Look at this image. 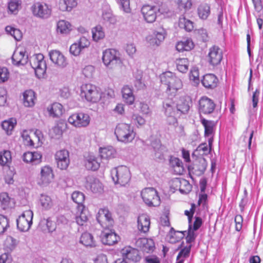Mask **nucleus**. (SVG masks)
Masks as SVG:
<instances>
[{"instance_id": "nucleus-1", "label": "nucleus", "mask_w": 263, "mask_h": 263, "mask_svg": "<svg viewBox=\"0 0 263 263\" xmlns=\"http://www.w3.org/2000/svg\"><path fill=\"white\" fill-rule=\"evenodd\" d=\"M97 220L105 230L101 234V241L106 245L112 246L117 243L120 237L112 230L109 229L113 226L114 220L111 213L107 209L99 210Z\"/></svg>"}, {"instance_id": "nucleus-2", "label": "nucleus", "mask_w": 263, "mask_h": 263, "mask_svg": "<svg viewBox=\"0 0 263 263\" xmlns=\"http://www.w3.org/2000/svg\"><path fill=\"white\" fill-rule=\"evenodd\" d=\"M162 84L166 85V92L175 95L178 90L182 88L183 84L181 80L175 73L166 71L160 76Z\"/></svg>"}, {"instance_id": "nucleus-3", "label": "nucleus", "mask_w": 263, "mask_h": 263, "mask_svg": "<svg viewBox=\"0 0 263 263\" xmlns=\"http://www.w3.org/2000/svg\"><path fill=\"white\" fill-rule=\"evenodd\" d=\"M115 134L119 141L124 143L131 142L136 136L133 128L126 123L118 124L115 129Z\"/></svg>"}, {"instance_id": "nucleus-4", "label": "nucleus", "mask_w": 263, "mask_h": 263, "mask_svg": "<svg viewBox=\"0 0 263 263\" xmlns=\"http://www.w3.org/2000/svg\"><path fill=\"white\" fill-rule=\"evenodd\" d=\"M110 173L114 183L121 186H125L131 179L130 171L126 166L121 165L114 168Z\"/></svg>"}, {"instance_id": "nucleus-5", "label": "nucleus", "mask_w": 263, "mask_h": 263, "mask_svg": "<svg viewBox=\"0 0 263 263\" xmlns=\"http://www.w3.org/2000/svg\"><path fill=\"white\" fill-rule=\"evenodd\" d=\"M163 111L166 117L167 123L170 125L176 126L179 112L177 111L176 103L172 99H167L163 102Z\"/></svg>"}, {"instance_id": "nucleus-6", "label": "nucleus", "mask_w": 263, "mask_h": 263, "mask_svg": "<svg viewBox=\"0 0 263 263\" xmlns=\"http://www.w3.org/2000/svg\"><path fill=\"white\" fill-rule=\"evenodd\" d=\"M102 60L104 64L109 69L120 66L122 63L119 51L115 49H107L103 51Z\"/></svg>"}, {"instance_id": "nucleus-7", "label": "nucleus", "mask_w": 263, "mask_h": 263, "mask_svg": "<svg viewBox=\"0 0 263 263\" xmlns=\"http://www.w3.org/2000/svg\"><path fill=\"white\" fill-rule=\"evenodd\" d=\"M102 95L97 87L92 84H83L81 87V96L88 102L97 103L101 100Z\"/></svg>"}, {"instance_id": "nucleus-8", "label": "nucleus", "mask_w": 263, "mask_h": 263, "mask_svg": "<svg viewBox=\"0 0 263 263\" xmlns=\"http://www.w3.org/2000/svg\"><path fill=\"white\" fill-rule=\"evenodd\" d=\"M30 64L38 78H43L46 73L47 65L43 54H36L30 58Z\"/></svg>"}, {"instance_id": "nucleus-9", "label": "nucleus", "mask_w": 263, "mask_h": 263, "mask_svg": "<svg viewBox=\"0 0 263 263\" xmlns=\"http://www.w3.org/2000/svg\"><path fill=\"white\" fill-rule=\"evenodd\" d=\"M143 201L149 206H157L160 204V198L157 191L153 187L143 189L141 193Z\"/></svg>"}, {"instance_id": "nucleus-10", "label": "nucleus", "mask_w": 263, "mask_h": 263, "mask_svg": "<svg viewBox=\"0 0 263 263\" xmlns=\"http://www.w3.org/2000/svg\"><path fill=\"white\" fill-rule=\"evenodd\" d=\"M90 118L88 114L83 112L72 114L68 119V122L76 127H86L90 123Z\"/></svg>"}, {"instance_id": "nucleus-11", "label": "nucleus", "mask_w": 263, "mask_h": 263, "mask_svg": "<svg viewBox=\"0 0 263 263\" xmlns=\"http://www.w3.org/2000/svg\"><path fill=\"white\" fill-rule=\"evenodd\" d=\"M216 107L214 101L206 96H203L198 102V109L200 115H209L212 114Z\"/></svg>"}, {"instance_id": "nucleus-12", "label": "nucleus", "mask_w": 263, "mask_h": 263, "mask_svg": "<svg viewBox=\"0 0 263 263\" xmlns=\"http://www.w3.org/2000/svg\"><path fill=\"white\" fill-rule=\"evenodd\" d=\"M33 216L32 211H25L16 220L17 228L22 232L28 231L32 224Z\"/></svg>"}, {"instance_id": "nucleus-13", "label": "nucleus", "mask_w": 263, "mask_h": 263, "mask_svg": "<svg viewBox=\"0 0 263 263\" xmlns=\"http://www.w3.org/2000/svg\"><path fill=\"white\" fill-rule=\"evenodd\" d=\"M141 11L144 20L148 23H152L155 21L158 12L161 14L165 12V11H162L157 6L149 5L143 6Z\"/></svg>"}, {"instance_id": "nucleus-14", "label": "nucleus", "mask_w": 263, "mask_h": 263, "mask_svg": "<svg viewBox=\"0 0 263 263\" xmlns=\"http://www.w3.org/2000/svg\"><path fill=\"white\" fill-rule=\"evenodd\" d=\"M31 10L34 16L41 18H47L51 13V9L46 3L36 2L33 4Z\"/></svg>"}, {"instance_id": "nucleus-15", "label": "nucleus", "mask_w": 263, "mask_h": 263, "mask_svg": "<svg viewBox=\"0 0 263 263\" xmlns=\"http://www.w3.org/2000/svg\"><path fill=\"white\" fill-rule=\"evenodd\" d=\"M54 177L52 167L48 165L42 166L38 178V184L41 186H46L52 181Z\"/></svg>"}, {"instance_id": "nucleus-16", "label": "nucleus", "mask_w": 263, "mask_h": 263, "mask_svg": "<svg viewBox=\"0 0 263 263\" xmlns=\"http://www.w3.org/2000/svg\"><path fill=\"white\" fill-rule=\"evenodd\" d=\"M195 230L192 229V224H189V228L187 231H176L173 228H171L170 234L171 237H174L176 236L177 238L176 241L183 238L186 234L187 236L186 237V241L187 243H191L194 242L197 237V234L195 232Z\"/></svg>"}, {"instance_id": "nucleus-17", "label": "nucleus", "mask_w": 263, "mask_h": 263, "mask_svg": "<svg viewBox=\"0 0 263 263\" xmlns=\"http://www.w3.org/2000/svg\"><path fill=\"white\" fill-rule=\"evenodd\" d=\"M121 253L122 254V261L119 263H128L130 261L137 262L141 259L139 251L137 249L130 247L125 248L122 249Z\"/></svg>"}, {"instance_id": "nucleus-18", "label": "nucleus", "mask_w": 263, "mask_h": 263, "mask_svg": "<svg viewBox=\"0 0 263 263\" xmlns=\"http://www.w3.org/2000/svg\"><path fill=\"white\" fill-rule=\"evenodd\" d=\"M55 159L59 168L66 170L70 163L69 152L66 149L58 151L55 155Z\"/></svg>"}, {"instance_id": "nucleus-19", "label": "nucleus", "mask_w": 263, "mask_h": 263, "mask_svg": "<svg viewBox=\"0 0 263 263\" xmlns=\"http://www.w3.org/2000/svg\"><path fill=\"white\" fill-rule=\"evenodd\" d=\"M165 36V31L163 29L160 31H155L146 37V41L149 46L157 47L163 41Z\"/></svg>"}, {"instance_id": "nucleus-20", "label": "nucleus", "mask_w": 263, "mask_h": 263, "mask_svg": "<svg viewBox=\"0 0 263 263\" xmlns=\"http://www.w3.org/2000/svg\"><path fill=\"white\" fill-rule=\"evenodd\" d=\"M49 56L51 62L59 67L64 68L68 64L66 58L59 50L50 51L49 52Z\"/></svg>"}, {"instance_id": "nucleus-21", "label": "nucleus", "mask_w": 263, "mask_h": 263, "mask_svg": "<svg viewBox=\"0 0 263 263\" xmlns=\"http://www.w3.org/2000/svg\"><path fill=\"white\" fill-rule=\"evenodd\" d=\"M209 62L213 66L220 64L222 59V50L217 46H213L210 49L208 54Z\"/></svg>"}, {"instance_id": "nucleus-22", "label": "nucleus", "mask_w": 263, "mask_h": 263, "mask_svg": "<svg viewBox=\"0 0 263 263\" xmlns=\"http://www.w3.org/2000/svg\"><path fill=\"white\" fill-rule=\"evenodd\" d=\"M136 245L146 253L153 252L155 248L154 241L151 238H139L136 242Z\"/></svg>"}, {"instance_id": "nucleus-23", "label": "nucleus", "mask_w": 263, "mask_h": 263, "mask_svg": "<svg viewBox=\"0 0 263 263\" xmlns=\"http://www.w3.org/2000/svg\"><path fill=\"white\" fill-rule=\"evenodd\" d=\"M42 155L39 152H27L24 153L22 156L23 160L27 163L32 164H39L42 161Z\"/></svg>"}, {"instance_id": "nucleus-24", "label": "nucleus", "mask_w": 263, "mask_h": 263, "mask_svg": "<svg viewBox=\"0 0 263 263\" xmlns=\"http://www.w3.org/2000/svg\"><path fill=\"white\" fill-rule=\"evenodd\" d=\"M85 186L87 190L95 193H101L103 191L102 183L99 179L92 176L87 178Z\"/></svg>"}, {"instance_id": "nucleus-25", "label": "nucleus", "mask_w": 263, "mask_h": 263, "mask_svg": "<svg viewBox=\"0 0 263 263\" xmlns=\"http://www.w3.org/2000/svg\"><path fill=\"white\" fill-rule=\"evenodd\" d=\"M191 100L189 97L184 96L180 98L176 106L177 111L179 112V116L181 114H185L189 110Z\"/></svg>"}, {"instance_id": "nucleus-26", "label": "nucleus", "mask_w": 263, "mask_h": 263, "mask_svg": "<svg viewBox=\"0 0 263 263\" xmlns=\"http://www.w3.org/2000/svg\"><path fill=\"white\" fill-rule=\"evenodd\" d=\"M28 55L24 50H15L12 57V63L16 66L24 65L28 62Z\"/></svg>"}, {"instance_id": "nucleus-27", "label": "nucleus", "mask_w": 263, "mask_h": 263, "mask_svg": "<svg viewBox=\"0 0 263 263\" xmlns=\"http://www.w3.org/2000/svg\"><path fill=\"white\" fill-rule=\"evenodd\" d=\"M78 215L76 217V222L80 226H83L88 220L89 213L84 205L77 206Z\"/></svg>"}, {"instance_id": "nucleus-28", "label": "nucleus", "mask_w": 263, "mask_h": 263, "mask_svg": "<svg viewBox=\"0 0 263 263\" xmlns=\"http://www.w3.org/2000/svg\"><path fill=\"white\" fill-rule=\"evenodd\" d=\"M218 81V79L215 75L209 73L203 77L201 83L204 87L213 89L217 86Z\"/></svg>"}, {"instance_id": "nucleus-29", "label": "nucleus", "mask_w": 263, "mask_h": 263, "mask_svg": "<svg viewBox=\"0 0 263 263\" xmlns=\"http://www.w3.org/2000/svg\"><path fill=\"white\" fill-rule=\"evenodd\" d=\"M150 223V219L147 215L142 214L138 217V228L141 232H147L149 231Z\"/></svg>"}, {"instance_id": "nucleus-30", "label": "nucleus", "mask_w": 263, "mask_h": 263, "mask_svg": "<svg viewBox=\"0 0 263 263\" xmlns=\"http://www.w3.org/2000/svg\"><path fill=\"white\" fill-rule=\"evenodd\" d=\"M49 116L52 118H59L63 114V107L59 103H54L47 107Z\"/></svg>"}, {"instance_id": "nucleus-31", "label": "nucleus", "mask_w": 263, "mask_h": 263, "mask_svg": "<svg viewBox=\"0 0 263 263\" xmlns=\"http://www.w3.org/2000/svg\"><path fill=\"white\" fill-rule=\"evenodd\" d=\"M201 123L204 128V136L214 135L216 122L214 121L208 120L200 117Z\"/></svg>"}, {"instance_id": "nucleus-32", "label": "nucleus", "mask_w": 263, "mask_h": 263, "mask_svg": "<svg viewBox=\"0 0 263 263\" xmlns=\"http://www.w3.org/2000/svg\"><path fill=\"white\" fill-rule=\"evenodd\" d=\"M35 92L32 90H27L23 93L24 105L26 107H32L35 104Z\"/></svg>"}, {"instance_id": "nucleus-33", "label": "nucleus", "mask_w": 263, "mask_h": 263, "mask_svg": "<svg viewBox=\"0 0 263 263\" xmlns=\"http://www.w3.org/2000/svg\"><path fill=\"white\" fill-rule=\"evenodd\" d=\"M170 163L175 174L181 175L183 174L184 169L183 163L181 160L176 157H171Z\"/></svg>"}, {"instance_id": "nucleus-34", "label": "nucleus", "mask_w": 263, "mask_h": 263, "mask_svg": "<svg viewBox=\"0 0 263 263\" xmlns=\"http://www.w3.org/2000/svg\"><path fill=\"white\" fill-rule=\"evenodd\" d=\"M77 0H60L59 2V8L62 11H71V10L77 6Z\"/></svg>"}, {"instance_id": "nucleus-35", "label": "nucleus", "mask_w": 263, "mask_h": 263, "mask_svg": "<svg viewBox=\"0 0 263 263\" xmlns=\"http://www.w3.org/2000/svg\"><path fill=\"white\" fill-rule=\"evenodd\" d=\"M152 145L155 152V158L160 160L163 159L164 153L166 151L165 147L161 144L160 141L157 140L153 142Z\"/></svg>"}, {"instance_id": "nucleus-36", "label": "nucleus", "mask_w": 263, "mask_h": 263, "mask_svg": "<svg viewBox=\"0 0 263 263\" xmlns=\"http://www.w3.org/2000/svg\"><path fill=\"white\" fill-rule=\"evenodd\" d=\"M123 98L124 101L129 105L133 104L135 101V97L133 90L129 86H124L122 89Z\"/></svg>"}, {"instance_id": "nucleus-37", "label": "nucleus", "mask_w": 263, "mask_h": 263, "mask_svg": "<svg viewBox=\"0 0 263 263\" xmlns=\"http://www.w3.org/2000/svg\"><path fill=\"white\" fill-rule=\"evenodd\" d=\"M80 242L86 247H93L96 245L93 236L88 232H85L82 234Z\"/></svg>"}, {"instance_id": "nucleus-38", "label": "nucleus", "mask_w": 263, "mask_h": 263, "mask_svg": "<svg viewBox=\"0 0 263 263\" xmlns=\"http://www.w3.org/2000/svg\"><path fill=\"white\" fill-rule=\"evenodd\" d=\"M72 30L71 24L65 20H60L57 23V32L63 34H67Z\"/></svg>"}, {"instance_id": "nucleus-39", "label": "nucleus", "mask_w": 263, "mask_h": 263, "mask_svg": "<svg viewBox=\"0 0 263 263\" xmlns=\"http://www.w3.org/2000/svg\"><path fill=\"white\" fill-rule=\"evenodd\" d=\"M85 166L87 170L95 171L100 167V162L94 156L89 155L85 161Z\"/></svg>"}, {"instance_id": "nucleus-40", "label": "nucleus", "mask_w": 263, "mask_h": 263, "mask_svg": "<svg viewBox=\"0 0 263 263\" xmlns=\"http://www.w3.org/2000/svg\"><path fill=\"white\" fill-rule=\"evenodd\" d=\"M193 47L194 43L190 39L178 42L176 45V49L178 51H190Z\"/></svg>"}, {"instance_id": "nucleus-41", "label": "nucleus", "mask_w": 263, "mask_h": 263, "mask_svg": "<svg viewBox=\"0 0 263 263\" xmlns=\"http://www.w3.org/2000/svg\"><path fill=\"white\" fill-rule=\"evenodd\" d=\"M99 153L101 158L104 159L114 158L116 155L115 149L111 146L100 148Z\"/></svg>"}, {"instance_id": "nucleus-42", "label": "nucleus", "mask_w": 263, "mask_h": 263, "mask_svg": "<svg viewBox=\"0 0 263 263\" xmlns=\"http://www.w3.org/2000/svg\"><path fill=\"white\" fill-rule=\"evenodd\" d=\"M16 124V120L15 119L11 118L8 120H5L2 123L3 129L6 132L8 135L11 134L15 125Z\"/></svg>"}, {"instance_id": "nucleus-43", "label": "nucleus", "mask_w": 263, "mask_h": 263, "mask_svg": "<svg viewBox=\"0 0 263 263\" xmlns=\"http://www.w3.org/2000/svg\"><path fill=\"white\" fill-rule=\"evenodd\" d=\"M40 203L42 208L45 210L50 209L53 205V202L51 197L44 194L41 195Z\"/></svg>"}, {"instance_id": "nucleus-44", "label": "nucleus", "mask_w": 263, "mask_h": 263, "mask_svg": "<svg viewBox=\"0 0 263 263\" xmlns=\"http://www.w3.org/2000/svg\"><path fill=\"white\" fill-rule=\"evenodd\" d=\"M176 67L179 71L185 73L188 70L189 62L186 58H179L176 60Z\"/></svg>"}, {"instance_id": "nucleus-45", "label": "nucleus", "mask_w": 263, "mask_h": 263, "mask_svg": "<svg viewBox=\"0 0 263 263\" xmlns=\"http://www.w3.org/2000/svg\"><path fill=\"white\" fill-rule=\"evenodd\" d=\"M208 165L206 160L203 158H199L197 163L194 164V169L198 172V175L203 174L206 169Z\"/></svg>"}, {"instance_id": "nucleus-46", "label": "nucleus", "mask_w": 263, "mask_h": 263, "mask_svg": "<svg viewBox=\"0 0 263 263\" xmlns=\"http://www.w3.org/2000/svg\"><path fill=\"white\" fill-rule=\"evenodd\" d=\"M92 39L95 41H98L103 39L105 36V33L103 28L100 26H97L92 29Z\"/></svg>"}, {"instance_id": "nucleus-47", "label": "nucleus", "mask_w": 263, "mask_h": 263, "mask_svg": "<svg viewBox=\"0 0 263 263\" xmlns=\"http://www.w3.org/2000/svg\"><path fill=\"white\" fill-rule=\"evenodd\" d=\"M71 198L73 201L78 204L77 206L84 205L85 195L83 193L80 191H74L71 195Z\"/></svg>"}, {"instance_id": "nucleus-48", "label": "nucleus", "mask_w": 263, "mask_h": 263, "mask_svg": "<svg viewBox=\"0 0 263 263\" xmlns=\"http://www.w3.org/2000/svg\"><path fill=\"white\" fill-rule=\"evenodd\" d=\"M210 13V7L207 4L200 5L198 8L199 17L202 20H206Z\"/></svg>"}, {"instance_id": "nucleus-49", "label": "nucleus", "mask_w": 263, "mask_h": 263, "mask_svg": "<svg viewBox=\"0 0 263 263\" xmlns=\"http://www.w3.org/2000/svg\"><path fill=\"white\" fill-rule=\"evenodd\" d=\"M10 200L8 193L3 192L0 194V206L3 210L7 209L10 207Z\"/></svg>"}, {"instance_id": "nucleus-50", "label": "nucleus", "mask_w": 263, "mask_h": 263, "mask_svg": "<svg viewBox=\"0 0 263 263\" xmlns=\"http://www.w3.org/2000/svg\"><path fill=\"white\" fill-rule=\"evenodd\" d=\"M177 181L180 184L179 191L181 193L186 194L191 191L192 186L186 180H177Z\"/></svg>"}, {"instance_id": "nucleus-51", "label": "nucleus", "mask_w": 263, "mask_h": 263, "mask_svg": "<svg viewBox=\"0 0 263 263\" xmlns=\"http://www.w3.org/2000/svg\"><path fill=\"white\" fill-rule=\"evenodd\" d=\"M191 245L186 246L181 250L179 252L177 257L176 263H183L184 258L189 257L191 251Z\"/></svg>"}, {"instance_id": "nucleus-52", "label": "nucleus", "mask_w": 263, "mask_h": 263, "mask_svg": "<svg viewBox=\"0 0 263 263\" xmlns=\"http://www.w3.org/2000/svg\"><path fill=\"white\" fill-rule=\"evenodd\" d=\"M179 26L180 28H184L186 31H191L194 28L193 23L189 20H186L184 17L179 18Z\"/></svg>"}, {"instance_id": "nucleus-53", "label": "nucleus", "mask_w": 263, "mask_h": 263, "mask_svg": "<svg viewBox=\"0 0 263 263\" xmlns=\"http://www.w3.org/2000/svg\"><path fill=\"white\" fill-rule=\"evenodd\" d=\"M176 3L178 9L184 12L189 10L192 5L191 0H176Z\"/></svg>"}, {"instance_id": "nucleus-54", "label": "nucleus", "mask_w": 263, "mask_h": 263, "mask_svg": "<svg viewBox=\"0 0 263 263\" xmlns=\"http://www.w3.org/2000/svg\"><path fill=\"white\" fill-rule=\"evenodd\" d=\"M21 4V0H10L8 3V9L11 13H15L18 11Z\"/></svg>"}, {"instance_id": "nucleus-55", "label": "nucleus", "mask_w": 263, "mask_h": 263, "mask_svg": "<svg viewBox=\"0 0 263 263\" xmlns=\"http://www.w3.org/2000/svg\"><path fill=\"white\" fill-rule=\"evenodd\" d=\"M11 161V153L9 151H5L3 153L0 154V164L5 165Z\"/></svg>"}, {"instance_id": "nucleus-56", "label": "nucleus", "mask_w": 263, "mask_h": 263, "mask_svg": "<svg viewBox=\"0 0 263 263\" xmlns=\"http://www.w3.org/2000/svg\"><path fill=\"white\" fill-rule=\"evenodd\" d=\"M9 227V221L8 218L0 215V234H3Z\"/></svg>"}, {"instance_id": "nucleus-57", "label": "nucleus", "mask_w": 263, "mask_h": 263, "mask_svg": "<svg viewBox=\"0 0 263 263\" xmlns=\"http://www.w3.org/2000/svg\"><path fill=\"white\" fill-rule=\"evenodd\" d=\"M120 8L125 12H130L129 0H117Z\"/></svg>"}, {"instance_id": "nucleus-58", "label": "nucleus", "mask_w": 263, "mask_h": 263, "mask_svg": "<svg viewBox=\"0 0 263 263\" xmlns=\"http://www.w3.org/2000/svg\"><path fill=\"white\" fill-rule=\"evenodd\" d=\"M260 94V91L258 89H256L255 91L253 92L252 98V106L253 109L254 111L257 110V104L259 100V96Z\"/></svg>"}, {"instance_id": "nucleus-59", "label": "nucleus", "mask_w": 263, "mask_h": 263, "mask_svg": "<svg viewBox=\"0 0 263 263\" xmlns=\"http://www.w3.org/2000/svg\"><path fill=\"white\" fill-rule=\"evenodd\" d=\"M82 51L79 44L77 42L72 44L70 47V53L74 56L79 55Z\"/></svg>"}, {"instance_id": "nucleus-60", "label": "nucleus", "mask_w": 263, "mask_h": 263, "mask_svg": "<svg viewBox=\"0 0 263 263\" xmlns=\"http://www.w3.org/2000/svg\"><path fill=\"white\" fill-rule=\"evenodd\" d=\"M9 73L6 67L0 68V83L4 82L8 80Z\"/></svg>"}, {"instance_id": "nucleus-61", "label": "nucleus", "mask_w": 263, "mask_h": 263, "mask_svg": "<svg viewBox=\"0 0 263 263\" xmlns=\"http://www.w3.org/2000/svg\"><path fill=\"white\" fill-rule=\"evenodd\" d=\"M77 42L78 44H79V45L82 50H83L84 48L88 47L90 45L89 41L84 36L80 37V39L77 41Z\"/></svg>"}, {"instance_id": "nucleus-62", "label": "nucleus", "mask_w": 263, "mask_h": 263, "mask_svg": "<svg viewBox=\"0 0 263 263\" xmlns=\"http://www.w3.org/2000/svg\"><path fill=\"white\" fill-rule=\"evenodd\" d=\"M195 211V205L194 203L191 204V208L190 211L185 210L184 211V214L188 217L189 224H192V220L193 215Z\"/></svg>"}, {"instance_id": "nucleus-63", "label": "nucleus", "mask_w": 263, "mask_h": 263, "mask_svg": "<svg viewBox=\"0 0 263 263\" xmlns=\"http://www.w3.org/2000/svg\"><path fill=\"white\" fill-rule=\"evenodd\" d=\"M132 119L134 121V123L140 126L143 125L145 123V120L137 114H134L133 115Z\"/></svg>"}, {"instance_id": "nucleus-64", "label": "nucleus", "mask_w": 263, "mask_h": 263, "mask_svg": "<svg viewBox=\"0 0 263 263\" xmlns=\"http://www.w3.org/2000/svg\"><path fill=\"white\" fill-rule=\"evenodd\" d=\"M199 71L197 69L193 68L191 71L190 79L193 80L195 83H198L199 82Z\"/></svg>"}]
</instances>
